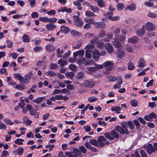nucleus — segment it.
<instances>
[{
  "mask_svg": "<svg viewBox=\"0 0 157 157\" xmlns=\"http://www.w3.org/2000/svg\"><path fill=\"white\" fill-rule=\"evenodd\" d=\"M126 39L125 36L122 35H115L114 38V41L113 43V45L116 48H121L122 47V45L120 42L123 43Z\"/></svg>",
  "mask_w": 157,
  "mask_h": 157,
  "instance_id": "obj_1",
  "label": "nucleus"
},
{
  "mask_svg": "<svg viewBox=\"0 0 157 157\" xmlns=\"http://www.w3.org/2000/svg\"><path fill=\"white\" fill-rule=\"evenodd\" d=\"M122 126L123 127L122 128L119 126H117L116 128V130L119 132L121 134H123L125 133L128 134L129 132L127 129V123L126 122H123L121 123Z\"/></svg>",
  "mask_w": 157,
  "mask_h": 157,
  "instance_id": "obj_2",
  "label": "nucleus"
},
{
  "mask_svg": "<svg viewBox=\"0 0 157 157\" xmlns=\"http://www.w3.org/2000/svg\"><path fill=\"white\" fill-rule=\"evenodd\" d=\"M77 63L78 64H84L85 65L87 66L89 65L94 64V63L93 60H90L87 61L86 59L83 57H78L76 59Z\"/></svg>",
  "mask_w": 157,
  "mask_h": 157,
  "instance_id": "obj_3",
  "label": "nucleus"
},
{
  "mask_svg": "<svg viewBox=\"0 0 157 157\" xmlns=\"http://www.w3.org/2000/svg\"><path fill=\"white\" fill-rule=\"evenodd\" d=\"M145 147L147 153L149 154H151L157 151V143H154L153 146L151 144H148Z\"/></svg>",
  "mask_w": 157,
  "mask_h": 157,
  "instance_id": "obj_4",
  "label": "nucleus"
},
{
  "mask_svg": "<svg viewBox=\"0 0 157 157\" xmlns=\"http://www.w3.org/2000/svg\"><path fill=\"white\" fill-rule=\"evenodd\" d=\"M73 153L66 152L65 153L66 156L68 157H80L81 155V152L76 148L73 149Z\"/></svg>",
  "mask_w": 157,
  "mask_h": 157,
  "instance_id": "obj_5",
  "label": "nucleus"
},
{
  "mask_svg": "<svg viewBox=\"0 0 157 157\" xmlns=\"http://www.w3.org/2000/svg\"><path fill=\"white\" fill-rule=\"evenodd\" d=\"M73 18L75 20L74 24L76 26L82 27L83 26L84 22L78 16L74 15L73 16Z\"/></svg>",
  "mask_w": 157,
  "mask_h": 157,
  "instance_id": "obj_6",
  "label": "nucleus"
},
{
  "mask_svg": "<svg viewBox=\"0 0 157 157\" xmlns=\"http://www.w3.org/2000/svg\"><path fill=\"white\" fill-rule=\"evenodd\" d=\"M113 61H107L103 63L104 67L105 69L107 71L111 70L113 65Z\"/></svg>",
  "mask_w": 157,
  "mask_h": 157,
  "instance_id": "obj_7",
  "label": "nucleus"
},
{
  "mask_svg": "<svg viewBox=\"0 0 157 157\" xmlns=\"http://www.w3.org/2000/svg\"><path fill=\"white\" fill-rule=\"evenodd\" d=\"M143 26H144V28L148 31H152L155 30V25L152 22H148L146 24Z\"/></svg>",
  "mask_w": 157,
  "mask_h": 157,
  "instance_id": "obj_8",
  "label": "nucleus"
},
{
  "mask_svg": "<svg viewBox=\"0 0 157 157\" xmlns=\"http://www.w3.org/2000/svg\"><path fill=\"white\" fill-rule=\"evenodd\" d=\"M104 14L106 17L108 18L110 20L112 21H116L120 19V17L118 16L113 17V13L112 12L107 13H104Z\"/></svg>",
  "mask_w": 157,
  "mask_h": 157,
  "instance_id": "obj_9",
  "label": "nucleus"
},
{
  "mask_svg": "<svg viewBox=\"0 0 157 157\" xmlns=\"http://www.w3.org/2000/svg\"><path fill=\"white\" fill-rule=\"evenodd\" d=\"M123 47L121 48H117L118 49L117 52V57L119 58L124 57L125 55V52L122 49Z\"/></svg>",
  "mask_w": 157,
  "mask_h": 157,
  "instance_id": "obj_10",
  "label": "nucleus"
},
{
  "mask_svg": "<svg viewBox=\"0 0 157 157\" xmlns=\"http://www.w3.org/2000/svg\"><path fill=\"white\" fill-rule=\"evenodd\" d=\"M93 58L96 61H98L99 60L100 54L98 50L97 49H94L92 51Z\"/></svg>",
  "mask_w": 157,
  "mask_h": 157,
  "instance_id": "obj_11",
  "label": "nucleus"
},
{
  "mask_svg": "<svg viewBox=\"0 0 157 157\" xmlns=\"http://www.w3.org/2000/svg\"><path fill=\"white\" fill-rule=\"evenodd\" d=\"M84 54V50H78V51L74 52L73 57L75 59H76L77 56H78V57H83Z\"/></svg>",
  "mask_w": 157,
  "mask_h": 157,
  "instance_id": "obj_12",
  "label": "nucleus"
},
{
  "mask_svg": "<svg viewBox=\"0 0 157 157\" xmlns=\"http://www.w3.org/2000/svg\"><path fill=\"white\" fill-rule=\"evenodd\" d=\"M105 48L108 52L109 53H112L114 50L112 45L109 43H107L105 46Z\"/></svg>",
  "mask_w": 157,
  "mask_h": 157,
  "instance_id": "obj_13",
  "label": "nucleus"
},
{
  "mask_svg": "<svg viewBox=\"0 0 157 157\" xmlns=\"http://www.w3.org/2000/svg\"><path fill=\"white\" fill-rule=\"evenodd\" d=\"M85 87L89 88H91L94 87L95 85V83L92 81H85L83 84Z\"/></svg>",
  "mask_w": 157,
  "mask_h": 157,
  "instance_id": "obj_14",
  "label": "nucleus"
},
{
  "mask_svg": "<svg viewBox=\"0 0 157 157\" xmlns=\"http://www.w3.org/2000/svg\"><path fill=\"white\" fill-rule=\"evenodd\" d=\"M98 141L99 146H101L104 145V143L103 142H105L106 139L103 136H101L98 137Z\"/></svg>",
  "mask_w": 157,
  "mask_h": 157,
  "instance_id": "obj_15",
  "label": "nucleus"
},
{
  "mask_svg": "<svg viewBox=\"0 0 157 157\" xmlns=\"http://www.w3.org/2000/svg\"><path fill=\"white\" fill-rule=\"evenodd\" d=\"M45 27L49 31L52 30L56 28V25H55L51 23H48L46 24Z\"/></svg>",
  "mask_w": 157,
  "mask_h": 157,
  "instance_id": "obj_16",
  "label": "nucleus"
},
{
  "mask_svg": "<svg viewBox=\"0 0 157 157\" xmlns=\"http://www.w3.org/2000/svg\"><path fill=\"white\" fill-rule=\"evenodd\" d=\"M23 123L27 125H29L32 123V121L29 120V118L27 116H25L23 118Z\"/></svg>",
  "mask_w": 157,
  "mask_h": 157,
  "instance_id": "obj_17",
  "label": "nucleus"
},
{
  "mask_svg": "<svg viewBox=\"0 0 157 157\" xmlns=\"http://www.w3.org/2000/svg\"><path fill=\"white\" fill-rule=\"evenodd\" d=\"M146 65L145 60L143 58L140 59L138 61V66L139 67H143Z\"/></svg>",
  "mask_w": 157,
  "mask_h": 157,
  "instance_id": "obj_18",
  "label": "nucleus"
},
{
  "mask_svg": "<svg viewBox=\"0 0 157 157\" xmlns=\"http://www.w3.org/2000/svg\"><path fill=\"white\" fill-rule=\"evenodd\" d=\"M138 40V38L137 36H134L129 38L128 40V42L131 43L135 44L136 43Z\"/></svg>",
  "mask_w": 157,
  "mask_h": 157,
  "instance_id": "obj_19",
  "label": "nucleus"
},
{
  "mask_svg": "<svg viewBox=\"0 0 157 157\" xmlns=\"http://www.w3.org/2000/svg\"><path fill=\"white\" fill-rule=\"evenodd\" d=\"M121 110V108L119 106H116L111 108V110L113 112H114L117 114L120 113Z\"/></svg>",
  "mask_w": 157,
  "mask_h": 157,
  "instance_id": "obj_20",
  "label": "nucleus"
},
{
  "mask_svg": "<svg viewBox=\"0 0 157 157\" xmlns=\"http://www.w3.org/2000/svg\"><path fill=\"white\" fill-rule=\"evenodd\" d=\"M145 31L144 26H142V28L137 31L136 33L139 36H142L145 33Z\"/></svg>",
  "mask_w": 157,
  "mask_h": 157,
  "instance_id": "obj_21",
  "label": "nucleus"
},
{
  "mask_svg": "<svg viewBox=\"0 0 157 157\" xmlns=\"http://www.w3.org/2000/svg\"><path fill=\"white\" fill-rule=\"evenodd\" d=\"M72 10L70 8H67L66 7H61L60 9H58V12H66L67 13H70L71 12Z\"/></svg>",
  "mask_w": 157,
  "mask_h": 157,
  "instance_id": "obj_22",
  "label": "nucleus"
},
{
  "mask_svg": "<svg viewBox=\"0 0 157 157\" xmlns=\"http://www.w3.org/2000/svg\"><path fill=\"white\" fill-rule=\"evenodd\" d=\"M113 30V33L115 34V35H117L120 31L121 28L119 27H112L111 28Z\"/></svg>",
  "mask_w": 157,
  "mask_h": 157,
  "instance_id": "obj_23",
  "label": "nucleus"
},
{
  "mask_svg": "<svg viewBox=\"0 0 157 157\" xmlns=\"http://www.w3.org/2000/svg\"><path fill=\"white\" fill-rule=\"evenodd\" d=\"M45 98L44 97H38L36 99L33 100V101L37 104H40Z\"/></svg>",
  "mask_w": 157,
  "mask_h": 157,
  "instance_id": "obj_24",
  "label": "nucleus"
},
{
  "mask_svg": "<svg viewBox=\"0 0 157 157\" xmlns=\"http://www.w3.org/2000/svg\"><path fill=\"white\" fill-rule=\"evenodd\" d=\"M61 31L65 33H68L70 31V29L67 27L64 26H62L61 27Z\"/></svg>",
  "mask_w": 157,
  "mask_h": 157,
  "instance_id": "obj_25",
  "label": "nucleus"
},
{
  "mask_svg": "<svg viewBox=\"0 0 157 157\" xmlns=\"http://www.w3.org/2000/svg\"><path fill=\"white\" fill-rule=\"evenodd\" d=\"M98 3V6L100 7H104L105 6L104 1L103 0H94Z\"/></svg>",
  "mask_w": 157,
  "mask_h": 157,
  "instance_id": "obj_26",
  "label": "nucleus"
},
{
  "mask_svg": "<svg viewBox=\"0 0 157 157\" xmlns=\"http://www.w3.org/2000/svg\"><path fill=\"white\" fill-rule=\"evenodd\" d=\"M14 76L15 78L18 79L20 82L22 81L23 77L19 73L14 74Z\"/></svg>",
  "mask_w": 157,
  "mask_h": 157,
  "instance_id": "obj_27",
  "label": "nucleus"
},
{
  "mask_svg": "<svg viewBox=\"0 0 157 157\" xmlns=\"http://www.w3.org/2000/svg\"><path fill=\"white\" fill-rule=\"evenodd\" d=\"M58 63L60 64L61 67H63L65 65L67 64V62L65 60H63L62 59H60L58 61Z\"/></svg>",
  "mask_w": 157,
  "mask_h": 157,
  "instance_id": "obj_28",
  "label": "nucleus"
},
{
  "mask_svg": "<svg viewBox=\"0 0 157 157\" xmlns=\"http://www.w3.org/2000/svg\"><path fill=\"white\" fill-rule=\"evenodd\" d=\"M65 75L67 77L70 78V79H72L74 76V74L72 72H67L66 73Z\"/></svg>",
  "mask_w": 157,
  "mask_h": 157,
  "instance_id": "obj_29",
  "label": "nucleus"
},
{
  "mask_svg": "<svg viewBox=\"0 0 157 157\" xmlns=\"http://www.w3.org/2000/svg\"><path fill=\"white\" fill-rule=\"evenodd\" d=\"M84 21L87 23L92 24L94 20L91 18L85 17L84 18Z\"/></svg>",
  "mask_w": 157,
  "mask_h": 157,
  "instance_id": "obj_30",
  "label": "nucleus"
},
{
  "mask_svg": "<svg viewBox=\"0 0 157 157\" xmlns=\"http://www.w3.org/2000/svg\"><path fill=\"white\" fill-rule=\"evenodd\" d=\"M73 4L77 7V8L79 10L82 9V7L81 6V4L78 1H74L73 2Z\"/></svg>",
  "mask_w": 157,
  "mask_h": 157,
  "instance_id": "obj_31",
  "label": "nucleus"
},
{
  "mask_svg": "<svg viewBox=\"0 0 157 157\" xmlns=\"http://www.w3.org/2000/svg\"><path fill=\"white\" fill-rule=\"evenodd\" d=\"M127 8L130 11H133L136 9V6L135 4H132L128 6Z\"/></svg>",
  "mask_w": 157,
  "mask_h": 157,
  "instance_id": "obj_32",
  "label": "nucleus"
},
{
  "mask_svg": "<svg viewBox=\"0 0 157 157\" xmlns=\"http://www.w3.org/2000/svg\"><path fill=\"white\" fill-rule=\"evenodd\" d=\"M46 49L49 52H51L55 49V48L52 45L48 44L46 46Z\"/></svg>",
  "mask_w": 157,
  "mask_h": 157,
  "instance_id": "obj_33",
  "label": "nucleus"
},
{
  "mask_svg": "<svg viewBox=\"0 0 157 157\" xmlns=\"http://www.w3.org/2000/svg\"><path fill=\"white\" fill-rule=\"evenodd\" d=\"M90 143L96 147H99V143L96 140L92 139L90 141Z\"/></svg>",
  "mask_w": 157,
  "mask_h": 157,
  "instance_id": "obj_34",
  "label": "nucleus"
},
{
  "mask_svg": "<svg viewBox=\"0 0 157 157\" xmlns=\"http://www.w3.org/2000/svg\"><path fill=\"white\" fill-rule=\"evenodd\" d=\"M85 15L88 17H95V15L94 13L89 11H87L86 12Z\"/></svg>",
  "mask_w": 157,
  "mask_h": 157,
  "instance_id": "obj_35",
  "label": "nucleus"
},
{
  "mask_svg": "<svg viewBox=\"0 0 157 157\" xmlns=\"http://www.w3.org/2000/svg\"><path fill=\"white\" fill-rule=\"evenodd\" d=\"M23 41L25 43L29 42L30 41L29 37L26 34L24 35L22 37Z\"/></svg>",
  "mask_w": 157,
  "mask_h": 157,
  "instance_id": "obj_36",
  "label": "nucleus"
},
{
  "mask_svg": "<svg viewBox=\"0 0 157 157\" xmlns=\"http://www.w3.org/2000/svg\"><path fill=\"white\" fill-rule=\"evenodd\" d=\"M24 140L22 139H17L14 141V143L18 145H21L23 144V142L24 141Z\"/></svg>",
  "mask_w": 157,
  "mask_h": 157,
  "instance_id": "obj_37",
  "label": "nucleus"
},
{
  "mask_svg": "<svg viewBox=\"0 0 157 157\" xmlns=\"http://www.w3.org/2000/svg\"><path fill=\"white\" fill-rule=\"evenodd\" d=\"M85 57L86 59H90L91 57V51L90 50H87L85 51Z\"/></svg>",
  "mask_w": 157,
  "mask_h": 157,
  "instance_id": "obj_38",
  "label": "nucleus"
},
{
  "mask_svg": "<svg viewBox=\"0 0 157 157\" xmlns=\"http://www.w3.org/2000/svg\"><path fill=\"white\" fill-rule=\"evenodd\" d=\"M131 105L132 107H135L137 106L138 105V102L136 99H133L130 101Z\"/></svg>",
  "mask_w": 157,
  "mask_h": 157,
  "instance_id": "obj_39",
  "label": "nucleus"
},
{
  "mask_svg": "<svg viewBox=\"0 0 157 157\" xmlns=\"http://www.w3.org/2000/svg\"><path fill=\"white\" fill-rule=\"evenodd\" d=\"M47 74H48L47 76H54L56 75V73L52 70L48 71L47 72Z\"/></svg>",
  "mask_w": 157,
  "mask_h": 157,
  "instance_id": "obj_40",
  "label": "nucleus"
},
{
  "mask_svg": "<svg viewBox=\"0 0 157 157\" xmlns=\"http://www.w3.org/2000/svg\"><path fill=\"white\" fill-rule=\"evenodd\" d=\"M71 35L73 36H80L81 35V33L80 32H78L76 30H72L71 31Z\"/></svg>",
  "mask_w": 157,
  "mask_h": 157,
  "instance_id": "obj_41",
  "label": "nucleus"
},
{
  "mask_svg": "<svg viewBox=\"0 0 157 157\" xmlns=\"http://www.w3.org/2000/svg\"><path fill=\"white\" fill-rule=\"evenodd\" d=\"M97 100L98 98L94 96L90 97L88 98V101L90 102H92Z\"/></svg>",
  "mask_w": 157,
  "mask_h": 157,
  "instance_id": "obj_42",
  "label": "nucleus"
},
{
  "mask_svg": "<svg viewBox=\"0 0 157 157\" xmlns=\"http://www.w3.org/2000/svg\"><path fill=\"white\" fill-rule=\"evenodd\" d=\"M111 135L113 137V139L114 138H117L119 137L118 135L115 131H113L111 132Z\"/></svg>",
  "mask_w": 157,
  "mask_h": 157,
  "instance_id": "obj_43",
  "label": "nucleus"
},
{
  "mask_svg": "<svg viewBox=\"0 0 157 157\" xmlns=\"http://www.w3.org/2000/svg\"><path fill=\"white\" fill-rule=\"evenodd\" d=\"M96 45L97 47L101 48L103 46L104 44L102 41H99L97 42Z\"/></svg>",
  "mask_w": 157,
  "mask_h": 157,
  "instance_id": "obj_44",
  "label": "nucleus"
},
{
  "mask_svg": "<svg viewBox=\"0 0 157 157\" xmlns=\"http://www.w3.org/2000/svg\"><path fill=\"white\" fill-rule=\"evenodd\" d=\"M135 67L133 63L132 62H129L128 64V69L129 70H133Z\"/></svg>",
  "mask_w": 157,
  "mask_h": 157,
  "instance_id": "obj_45",
  "label": "nucleus"
},
{
  "mask_svg": "<svg viewBox=\"0 0 157 157\" xmlns=\"http://www.w3.org/2000/svg\"><path fill=\"white\" fill-rule=\"evenodd\" d=\"M126 50L130 53H132L133 52L134 50L133 48L131 46H128L125 48Z\"/></svg>",
  "mask_w": 157,
  "mask_h": 157,
  "instance_id": "obj_46",
  "label": "nucleus"
},
{
  "mask_svg": "<svg viewBox=\"0 0 157 157\" xmlns=\"http://www.w3.org/2000/svg\"><path fill=\"white\" fill-rule=\"evenodd\" d=\"M4 121L5 123L7 124L12 125L13 124V122H12L10 119L8 118H5L4 119Z\"/></svg>",
  "mask_w": 157,
  "mask_h": 157,
  "instance_id": "obj_47",
  "label": "nucleus"
},
{
  "mask_svg": "<svg viewBox=\"0 0 157 157\" xmlns=\"http://www.w3.org/2000/svg\"><path fill=\"white\" fill-rule=\"evenodd\" d=\"M25 86L24 85H19L17 84L15 86V88L19 90H22L25 88Z\"/></svg>",
  "mask_w": 157,
  "mask_h": 157,
  "instance_id": "obj_48",
  "label": "nucleus"
},
{
  "mask_svg": "<svg viewBox=\"0 0 157 157\" xmlns=\"http://www.w3.org/2000/svg\"><path fill=\"white\" fill-rule=\"evenodd\" d=\"M144 4L146 6L149 7H152L154 5L153 2L150 1L145 2Z\"/></svg>",
  "mask_w": 157,
  "mask_h": 157,
  "instance_id": "obj_49",
  "label": "nucleus"
},
{
  "mask_svg": "<svg viewBox=\"0 0 157 157\" xmlns=\"http://www.w3.org/2000/svg\"><path fill=\"white\" fill-rule=\"evenodd\" d=\"M147 16L149 17L154 18H156L157 15L154 13L150 12L148 13Z\"/></svg>",
  "mask_w": 157,
  "mask_h": 157,
  "instance_id": "obj_50",
  "label": "nucleus"
},
{
  "mask_svg": "<svg viewBox=\"0 0 157 157\" xmlns=\"http://www.w3.org/2000/svg\"><path fill=\"white\" fill-rule=\"evenodd\" d=\"M49 67L51 69H56L57 68L58 66L57 64L51 63L49 65Z\"/></svg>",
  "mask_w": 157,
  "mask_h": 157,
  "instance_id": "obj_51",
  "label": "nucleus"
},
{
  "mask_svg": "<svg viewBox=\"0 0 157 157\" xmlns=\"http://www.w3.org/2000/svg\"><path fill=\"white\" fill-rule=\"evenodd\" d=\"M69 68L72 71H75L76 70L77 67L74 64H71L69 66Z\"/></svg>",
  "mask_w": 157,
  "mask_h": 157,
  "instance_id": "obj_52",
  "label": "nucleus"
},
{
  "mask_svg": "<svg viewBox=\"0 0 157 157\" xmlns=\"http://www.w3.org/2000/svg\"><path fill=\"white\" fill-rule=\"evenodd\" d=\"M9 155V153L6 150H3L1 154V156L2 157H6L8 156Z\"/></svg>",
  "mask_w": 157,
  "mask_h": 157,
  "instance_id": "obj_53",
  "label": "nucleus"
},
{
  "mask_svg": "<svg viewBox=\"0 0 157 157\" xmlns=\"http://www.w3.org/2000/svg\"><path fill=\"white\" fill-rule=\"evenodd\" d=\"M39 19L40 21L45 22H48V18L46 17H40Z\"/></svg>",
  "mask_w": 157,
  "mask_h": 157,
  "instance_id": "obj_54",
  "label": "nucleus"
},
{
  "mask_svg": "<svg viewBox=\"0 0 157 157\" xmlns=\"http://www.w3.org/2000/svg\"><path fill=\"white\" fill-rule=\"evenodd\" d=\"M79 149L83 153H86L87 152L86 149L83 146L79 147Z\"/></svg>",
  "mask_w": 157,
  "mask_h": 157,
  "instance_id": "obj_55",
  "label": "nucleus"
},
{
  "mask_svg": "<svg viewBox=\"0 0 157 157\" xmlns=\"http://www.w3.org/2000/svg\"><path fill=\"white\" fill-rule=\"evenodd\" d=\"M31 7H33L35 6L36 1L35 0H29Z\"/></svg>",
  "mask_w": 157,
  "mask_h": 157,
  "instance_id": "obj_56",
  "label": "nucleus"
},
{
  "mask_svg": "<svg viewBox=\"0 0 157 157\" xmlns=\"http://www.w3.org/2000/svg\"><path fill=\"white\" fill-rule=\"evenodd\" d=\"M90 9L94 12H97L99 11L98 8L96 6H90Z\"/></svg>",
  "mask_w": 157,
  "mask_h": 157,
  "instance_id": "obj_57",
  "label": "nucleus"
},
{
  "mask_svg": "<svg viewBox=\"0 0 157 157\" xmlns=\"http://www.w3.org/2000/svg\"><path fill=\"white\" fill-rule=\"evenodd\" d=\"M116 81H117L118 83L121 84L122 83V77L120 76H117L116 77Z\"/></svg>",
  "mask_w": 157,
  "mask_h": 157,
  "instance_id": "obj_58",
  "label": "nucleus"
},
{
  "mask_svg": "<svg viewBox=\"0 0 157 157\" xmlns=\"http://www.w3.org/2000/svg\"><path fill=\"white\" fill-rule=\"evenodd\" d=\"M127 125L128 126L129 128L131 129H133L134 128V125L131 121H128L127 122Z\"/></svg>",
  "mask_w": 157,
  "mask_h": 157,
  "instance_id": "obj_59",
  "label": "nucleus"
},
{
  "mask_svg": "<svg viewBox=\"0 0 157 157\" xmlns=\"http://www.w3.org/2000/svg\"><path fill=\"white\" fill-rule=\"evenodd\" d=\"M105 32L103 30H101L99 32V34H98L99 37L101 38L104 37L105 36Z\"/></svg>",
  "mask_w": 157,
  "mask_h": 157,
  "instance_id": "obj_60",
  "label": "nucleus"
},
{
  "mask_svg": "<svg viewBox=\"0 0 157 157\" xmlns=\"http://www.w3.org/2000/svg\"><path fill=\"white\" fill-rule=\"evenodd\" d=\"M18 154V155H22L23 153L24 148L22 147H20L17 149Z\"/></svg>",
  "mask_w": 157,
  "mask_h": 157,
  "instance_id": "obj_61",
  "label": "nucleus"
},
{
  "mask_svg": "<svg viewBox=\"0 0 157 157\" xmlns=\"http://www.w3.org/2000/svg\"><path fill=\"white\" fill-rule=\"evenodd\" d=\"M96 68L95 67H88L87 68V70L88 71H89V73H90V72L96 71Z\"/></svg>",
  "mask_w": 157,
  "mask_h": 157,
  "instance_id": "obj_62",
  "label": "nucleus"
},
{
  "mask_svg": "<svg viewBox=\"0 0 157 157\" xmlns=\"http://www.w3.org/2000/svg\"><path fill=\"white\" fill-rule=\"evenodd\" d=\"M140 153L142 157H147L146 154L144 150H141Z\"/></svg>",
  "mask_w": 157,
  "mask_h": 157,
  "instance_id": "obj_63",
  "label": "nucleus"
},
{
  "mask_svg": "<svg viewBox=\"0 0 157 157\" xmlns=\"http://www.w3.org/2000/svg\"><path fill=\"white\" fill-rule=\"evenodd\" d=\"M132 157H140L139 152L136 151L134 153L132 154Z\"/></svg>",
  "mask_w": 157,
  "mask_h": 157,
  "instance_id": "obj_64",
  "label": "nucleus"
}]
</instances>
